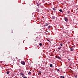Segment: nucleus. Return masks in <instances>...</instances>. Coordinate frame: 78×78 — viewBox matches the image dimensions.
I'll return each instance as SVG.
<instances>
[{"instance_id":"f257e3e1","label":"nucleus","mask_w":78,"mask_h":78,"mask_svg":"<svg viewBox=\"0 0 78 78\" xmlns=\"http://www.w3.org/2000/svg\"><path fill=\"white\" fill-rule=\"evenodd\" d=\"M64 19L66 22H68V19L67 17H64Z\"/></svg>"},{"instance_id":"f03ea898","label":"nucleus","mask_w":78,"mask_h":78,"mask_svg":"<svg viewBox=\"0 0 78 78\" xmlns=\"http://www.w3.org/2000/svg\"><path fill=\"white\" fill-rule=\"evenodd\" d=\"M21 63L23 65H25V62L24 61H21Z\"/></svg>"},{"instance_id":"7ed1b4c3","label":"nucleus","mask_w":78,"mask_h":78,"mask_svg":"<svg viewBox=\"0 0 78 78\" xmlns=\"http://www.w3.org/2000/svg\"><path fill=\"white\" fill-rule=\"evenodd\" d=\"M6 55V54H5V53L4 52L2 54V56H5Z\"/></svg>"},{"instance_id":"20e7f679","label":"nucleus","mask_w":78,"mask_h":78,"mask_svg":"<svg viewBox=\"0 0 78 78\" xmlns=\"http://www.w3.org/2000/svg\"><path fill=\"white\" fill-rule=\"evenodd\" d=\"M36 5H37V6H40V4H39V3H36Z\"/></svg>"},{"instance_id":"39448f33","label":"nucleus","mask_w":78,"mask_h":78,"mask_svg":"<svg viewBox=\"0 0 78 78\" xmlns=\"http://www.w3.org/2000/svg\"><path fill=\"white\" fill-rule=\"evenodd\" d=\"M59 11L60 12H63L62 11V9H60L59 10Z\"/></svg>"},{"instance_id":"423d86ee","label":"nucleus","mask_w":78,"mask_h":78,"mask_svg":"<svg viewBox=\"0 0 78 78\" xmlns=\"http://www.w3.org/2000/svg\"><path fill=\"white\" fill-rule=\"evenodd\" d=\"M50 66L51 67H53V65H52L51 64H50Z\"/></svg>"},{"instance_id":"0eeeda50","label":"nucleus","mask_w":78,"mask_h":78,"mask_svg":"<svg viewBox=\"0 0 78 78\" xmlns=\"http://www.w3.org/2000/svg\"><path fill=\"white\" fill-rule=\"evenodd\" d=\"M70 51H73V48L72 47H71L70 48Z\"/></svg>"},{"instance_id":"6e6552de","label":"nucleus","mask_w":78,"mask_h":78,"mask_svg":"<svg viewBox=\"0 0 78 78\" xmlns=\"http://www.w3.org/2000/svg\"><path fill=\"white\" fill-rule=\"evenodd\" d=\"M57 58H58V59H61V58H60L59 56L57 57Z\"/></svg>"},{"instance_id":"1a4fd4ad","label":"nucleus","mask_w":78,"mask_h":78,"mask_svg":"<svg viewBox=\"0 0 78 78\" xmlns=\"http://www.w3.org/2000/svg\"><path fill=\"white\" fill-rule=\"evenodd\" d=\"M50 28H51V26H48V29H50Z\"/></svg>"},{"instance_id":"9d476101","label":"nucleus","mask_w":78,"mask_h":78,"mask_svg":"<svg viewBox=\"0 0 78 78\" xmlns=\"http://www.w3.org/2000/svg\"><path fill=\"white\" fill-rule=\"evenodd\" d=\"M28 75H31V72H29L28 73Z\"/></svg>"},{"instance_id":"9b49d317","label":"nucleus","mask_w":78,"mask_h":78,"mask_svg":"<svg viewBox=\"0 0 78 78\" xmlns=\"http://www.w3.org/2000/svg\"><path fill=\"white\" fill-rule=\"evenodd\" d=\"M39 45L40 46H42V44L41 43H40L39 44Z\"/></svg>"},{"instance_id":"f8f14e48","label":"nucleus","mask_w":78,"mask_h":78,"mask_svg":"<svg viewBox=\"0 0 78 78\" xmlns=\"http://www.w3.org/2000/svg\"><path fill=\"white\" fill-rule=\"evenodd\" d=\"M55 18V16H52L51 18L54 19Z\"/></svg>"},{"instance_id":"ddd939ff","label":"nucleus","mask_w":78,"mask_h":78,"mask_svg":"<svg viewBox=\"0 0 78 78\" xmlns=\"http://www.w3.org/2000/svg\"><path fill=\"white\" fill-rule=\"evenodd\" d=\"M60 77H61V78H65V76H61Z\"/></svg>"},{"instance_id":"4468645a","label":"nucleus","mask_w":78,"mask_h":78,"mask_svg":"<svg viewBox=\"0 0 78 78\" xmlns=\"http://www.w3.org/2000/svg\"><path fill=\"white\" fill-rule=\"evenodd\" d=\"M20 74L21 75H23V73H20Z\"/></svg>"},{"instance_id":"2eb2a0df","label":"nucleus","mask_w":78,"mask_h":78,"mask_svg":"<svg viewBox=\"0 0 78 78\" xmlns=\"http://www.w3.org/2000/svg\"><path fill=\"white\" fill-rule=\"evenodd\" d=\"M53 11H55V10H56V9H55V8H53Z\"/></svg>"},{"instance_id":"dca6fc26","label":"nucleus","mask_w":78,"mask_h":78,"mask_svg":"<svg viewBox=\"0 0 78 78\" xmlns=\"http://www.w3.org/2000/svg\"><path fill=\"white\" fill-rule=\"evenodd\" d=\"M9 71H7V74H9Z\"/></svg>"},{"instance_id":"f3484780","label":"nucleus","mask_w":78,"mask_h":78,"mask_svg":"<svg viewBox=\"0 0 78 78\" xmlns=\"http://www.w3.org/2000/svg\"><path fill=\"white\" fill-rule=\"evenodd\" d=\"M39 73H40V74H41V71H39Z\"/></svg>"},{"instance_id":"a211bd4d","label":"nucleus","mask_w":78,"mask_h":78,"mask_svg":"<svg viewBox=\"0 0 78 78\" xmlns=\"http://www.w3.org/2000/svg\"><path fill=\"white\" fill-rule=\"evenodd\" d=\"M62 43H61L60 44V45L61 46H62Z\"/></svg>"},{"instance_id":"6ab92c4d","label":"nucleus","mask_w":78,"mask_h":78,"mask_svg":"<svg viewBox=\"0 0 78 78\" xmlns=\"http://www.w3.org/2000/svg\"><path fill=\"white\" fill-rule=\"evenodd\" d=\"M57 72H58V71H59V69H57Z\"/></svg>"},{"instance_id":"aec40b11","label":"nucleus","mask_w":78,"mask_h":78,"mask_svg":"<svg viewBox=\"0 0 78 78\" xmlns=\"http://www.w3.org/2000/svg\"><path fill=\"white\" fill-rule=\"evenodd\" d=\"M48 24H46L45 26H48Z\"/></svg>"},{"instance_id":"412c9836","label":"nucleus","mask_w":78,"mask_h":78,"mask_svg":"<svg viewBox=\"0 0 78 78\" xmlns=\"http://www.w3.org/2000/svg\"><path fill=\"white\" fill-rule=\"evenodd\" d=\"M61 48H62L61 47H60V48H58V50H60Z\"/></svg>"},{"instance_id":"4be33fe9","label":"nucleus","mask_w":78,"mask_h":78,"mask_svg":"<svg viewBox=\"0 0 78 78\" xmlns=\"http://www.w3.org/2000/svg\"><path fill=\"white\" fill-rule=\"evenodd\" d=\"M70 59L69 58V59H68V61H70Z\"/></svg>"},{"instance_id":"5701e85b","label":"nucleus","mask_w":78,"mask_h":78,"mask_svg":"<svg viewBox=\"0 0 78 78\" xmlns=\"http://www.w3.org/2000/svg\"><path fill=\"white\" fill-rule=\"evenodd\" d=\"M23 78H27L26 77H23Z\"/></svg>"},{"instance_id":"b1692460","label":"nucleus","mask_w":78,"mask_h":78,"mask_svg":"<svg viewBox=\"0 0 78 78\" xmlns=\"http://www.w3.org/2000/svg\"><path fill=\"white\" fill-rule=\"evenodd\" d=\"M12 33H13V31L12 30Z\"/></svg>"},{"instance_id":"393cba45","label":"nucleus","mask_w":78,"mask_h":78,"mask_svg":"<svg viewBox=\"0 0 78 78\" xmlns=\"http://www.w3.org/2000/svg\"><path fill=\"white\" fill-rule=\"evenodd\" d=\"M62 51H63V52H64V51H63V50H62Z\"/></svg>"},{"instance_id":"a878e982","label":"nucleus","mask_w":78,"mask_h":78,"mask_svg":"<svg viewBox=\"0 0 78 78\" xmlns=\"http://www.w3.org/2000/svg\"><path fill=\"white\" fill-rule=\"evenodd\" d=\"M68 14H69V12H68Z\"/></svg>"},{"instance_id":"bb28decb","label":"nucleus","mask_w":78,"mask_h":78,"mask_svg":"<svg viewBox=\"0 0 78 78\" xmlns=\"http://www.w3.org/2000/svg\"><path fill=\"white\" fill-rule=\"evenodd\" d=\"M47 41H49V40H48V39Z\"/></svg>"},{"instance_id":"cd10ccee","label":"nucleus","mask_w":78,"mask_h":78,"mask_svg":"<svg viewBox=\"0 0 78 78\" xmlns=\"http://www.w3.org/2000/svg\"><path fill=\"white\" fill-rule=\"evenodd\" d=\"M22 76H24V74Z\"/></svg>"},{"instance_id":"c85d7f7f","label":"nucleus","mask_w":78,"mask_h":78,"mask_svg":"<svg viewBox=\"0 0 78 78\" xmlns=\"http://www.w3.org/2000/svg\"><path fill=\"white\" fill-rule=\"evenodd\" d=\"M75 78H76V76H75Z\"/></svg>"},{"instance_id":"c756f323","label":"nucleus","mask_w":78,"mask_h":78,"mask_svg":"<svg viewBox=\"0 0 78 78\" xmlns=\"http://www.w3.org/2000/svg\"><path fill=\"white\" fill-rule=\"evenodd\" d=\"M52 55V56H53V55Z\"/></svg>"},{"instance_id":"7c9ffc66","label":"nucleus","mask_w":78,"mask_h":78,"mask_svg":"<svg viewBox=\"0 0 78 78\" xmlns=\"http://www.w3.org/2000/svg\"><path fill=\"white\" fill-rule=\"evenodd\" d=\"M12 77H13V76H12Z\"/></svg>"},{"instance_id":"2f4dec72","label":"nucleus","mask_w":78,"mask_h":78,"mask_svg":"<svg viewBox=\"0 0 78 78\" xmlns=\"http://www.w3.org/2000/svg\"><path fill=\"white\" fill-rule=\"evenodd\" d=\"M12 77H13V76H12Z\"/></svg>"},{"instance_id":"473e14b6","label":"nucleus","mask_w":78,"mask_h":78,"mask_svg":"<svg viewBox=\"0 0 78 78\" xmlns=\"http://www.w3.org/2000/svg\"><path fill=\"white\" fill-rule=\"evenodd\" d=\"M46 24H47V23H46Z\"/></svg>"},{"instance_id":"72a5a7b5","label":"nucleus","mask_w":78,"mask_h":78,"mask_svg":"<svg viewBox=\"0 0 78 78\" xmlns=\"http://www.w3.org/2000/svg\"><path fill=\"white\" fill-rule=\"evenodd\" d=\"M60 47H61V45L60 46Z\"/></svg>"}]
</instances>
